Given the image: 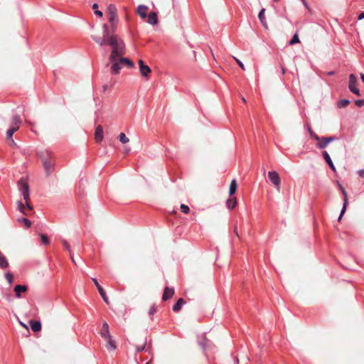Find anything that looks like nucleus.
<instances>
[{
	"instance_id": "5701e85b",
	"label": "nucleus",
	"mask_w": 364,
	"mask_h": 364,
	"mask_svg": "<svg viewBox=\"0 0 364 364\" xmlns=\"http://www.w3.org/2000/svg\"><path fill=\"white\" fill-rule=\"evenodd\" d=\"M185 303H186V301H185V300H184L183 299H181H181H179L177 301L176 304L173 305V311L174 312H178V311H179L181 310V309L182 306H183V304H185Z\"/></svg>"
},
{
	"instance_id": "7ed1b4c3",
	"label": "nucleus",
	"mask_w": 364,
	"mask_h": 364,
	"mask_svg": "<svg viewBox=\"0 0 364 364\" xmlns=\"http://www.w3.org/2000/svg\"><path fill=\"white\" fill-rule=\"evenodd\" d=\"M19 183L21 185L20 190L22 193L23 199L25 200L26 204L27 205V208L29 210L33 209V207L29 203L30 195H29V186L26 182L20 180Z\"/></svg>"
},
{
	"instance_id": "aec40b11",
	"label": "nucleus",
	"mask_w": 364,
	"mask_h": 364,
	"mask_svg": "<svg viewBox=\"0 0 364 364\" xmlns=\"http://www.w3.org/2000/svg\"><path fill=\"white\" fill-rule=\"evenodd\" d=\"M100 333L101 336L103 337L104 338H108L109 336H111L109 332V326L107 322L105 321L102 323V328Z\"/></svg>"
},
{
	"instance_id": "c03bdc74",
	"label": "nucleus",
	"mask_w": 364,
	"mask_h": 364,
	"mask_svg": "<svg viewBox=\"0 0 364 364\" xmlns=\"http://www.w3.org/2000/svg\"><path fill=\"white\" fill-rule=\"evenodd\" d=\"M355 103L359 107H363L364 105V100H355Z\"/></svg>"
},
{
	"instance_id": "473e14b6",
	"label": "nucleus",
	"mask_w": 364,
	"mask_h": 364,
	"mask_svg": "<svg viewBox=\"0 0 364 364\" xmlns=\"http://www.w3.org/2000/svg\"><path fill=\"white\" fill-rule=\"evenodd\" d=\"M17 131L14 127H10L6 132V139L12 138L14 134Z\"/></svg>"
},
{
	"instance_id": "58836bf2",
	"label": "nucleus",
	"mask_w": 364,
	"mask_h": 364,
	"mask_svg": "<svg viewBox=\"0 0 364 364\" xmlns=\"http://www.w3.org/2000/svg\"><path fill=\"white\" fill-rule=\"evenodd\" d=\"M180 208L181 210L185 214H188L190 211V208H188V206L184 204H181Z\"/></svg>"
},
{
	"instance_id": "a211bd4d",
	"label": "nucleus",
	"mask_w": 364,
	"mask_h": 364,
	"mask_svg": "<svg viewBox=\"0 0 364 364\" xmlns=\"http://www.w3.org/2000/svg\"><path fill=\"white\" fill-rule=\"evenodd\" d=\"M146 22L151 25H156L158 23V17L156 12H150Z\"/></svg>"
},
{
	"instance_id": "1a4fd4ad",
	"label": "nucleus",
	"mask_w": 364,
	"mask_h": 364,
	"mask_svg": "<svg viewBox=\"0 0 364 364\" xmlns=\"http://www.w3.org/2000/svg\"><path fill=\"white\" fill-rule=\"evenodd\" d=\"M104 138L103 128L101 125H98L95 132V139L99 143L102 141Z\"/></svg>"
},
{
	"instance_id": "79ce46f5",
	"label": "nucleus",
	"mask_w": 364,
	"mask_h": 364,
	"mask_svg": "<svg viewBox=\"0 0 364 364\" xmlns=\"http://www.w3.org/2000/svg\"><path fill=\"white\" fill-rule=\"evenodd\" d=\"M7 141H8V144L9 146H16V143L15 142V141L11 138V139H6Z\"/></svg>"
},
{
	"instance_id": "09e8293b",
	"label": "nucleus",
	"mask_w": 364,
	"mask_h": 364,
	"mask_svg": "<svg viewBox=\"0 0 364 364\" xmlns=\"http://www.w3.org/2000/svg\"><path fill=\"white\" fill-rule=\"evenodd\" d=\"M95 14L97 15V16H99L100 17H102L103 16V14L101 11H99V10H95Z\"/></svg>"
},
{
	"instance_id": "f8f14e48",
	"label": "nucleus",
	"mask_w": 364,
	"mask_h": 364,
	"mask_svg": "<svg viewBox=\"0 0 364 364\" xmlns=\"http://www.w3.org/2000/svg\"><path fill=\"white\" fill-rule=\"evenodd\" d=\"M109 21H118L117 15V9L114 6L110 5L109 6Z\"/></svg>"
},
{
	"instance_id": "f257e3e1",
	"label": "nucleus",
	"mask_w": 364,
	"mask_h": 364,
	"mask_svg": "<svg viewBox=\"0 0 364 364\" xmlns=\"http://www.w3.org/2000/svg\"><path fill=\"white\" fill-rule=\"evenodd\" d=\"M92 38L100 46H110L111 53L109 55V60L111 61H114L117 58L122 57L125 54V43L117 35H110L107 32L105 36H92Z\"/></svg>"
},
{
	"instance_id": "603ef678",
	"label": "nucleus",
	"mask_w": 364,
	"mask_h": 364,
	"mask_svg": "<svg viewBox=\"0 0 364 364\" xmlns=\"http://www.w3.org/2000/svg\"><path fill=\"white\" fill-rule=\"evenodd\" d=\"M20 324H21L23 327H24L27 331L28 330V326H27L25 323H22V322H20Z\"/></svg>"
},
{
	"instance_id": "6e6552de",
	"label": "nucleus",
	"mask_w": 364,
	"mask_h": 364,
	"mask_svg": "<svg viewBox=\"0 0 364 364\" xmlns=\"http://www.w3.org/2000/svg\"><path fill=\"white\" fill-rule=\"evenodd\" d=\"M112 62L113 64L111 67V72L112 74L117 75L122 68V63L120 62V58H117L116 60Z\"/></svg>"
},
{
	"instance_id": "ddd939ff",
	"label": "nucleus",
	"mask_w": 364,
	"mask_h": 364,
	"mask_svg": "<svg viewBox=\"0 0 364 364\" xmlns=\"http://www.w3.org/2000/svg\"><path fill=\"white\" fill-rule=\"evenodd\" d=\"M14 291L16 293V296L17 298H20L21 297V293H25L28 290V287L26 286V285H16L14 287Z\"/></svg>"
},
{
	"instance_id": "6ab92c4d",
	"label": "nucleus",
	"mask_w": 364,
	"mask_h": 364,
	"mask_svg": "<svg viewBox=\"0 0 364 364\" xmlns=\"http://www.w3.org/2000/svg\"><path fill=\"white\" fill-rule=\"evenodd\" d=\"M147 10L148 7L144 5H140L137 8V13L143 20H145L147 17Z\"/></svg>"
},
{
	"instance_id": "9b49d317",
	"label": "nucleus",
	"mask_w": 364,
	"mask_h": 364,
	"mask_svg": "<svg viewBox=\"0 0 364 364\" xmlns=\"http://www.w3.org/2000/svg\"><path fill=\"white\" fill-rule=\"evenodd\" d=\"M174 294V289L173 288H169L168 287H166L164 290L162 299L163 301H167L171 299Z\"/></svg>"
},
{
	"instance_id": "864d4df0",
	"label": "nucleus",
	"mask_w": 364,
	"mask_h": 364,
	"mask_svg": "<svg viewBox=\"0 0 364 364\" xmlns=\"http://www.w3.org/2000/svg\"><path fill=\"white\" fill-rule=\"evenodd\" d=\"M130 150H131L130 148L125 147L124 151V153L128 154L130 151Z\"/></svg>"
},
{
	"instance_id": "412c9836",
	"label": "nucleus",
	"mask_w": 364,
	"mask_h": 364,
	"mask_svg": "<svg viewBox=\"0 0 364 364\" xmlns=\"http://www.w3.org/2000/svg\"><path fill=\"white\" fill-rule=\"evenodd\" d=\"M30 325L33 332H39L41 330V323L38 321H30Z\"/></svg>"
},
{
	"instance_id": "680f3d73",
	"label": "nucleus",
	"mask_w": 364,
	"mask_h": 364,
	"mask_svg": "<svg viewBox=\"0 0 364 364\" xmlns=\"http://www.w3.org/2000/svg\"><path fill=\"white\" fill-rule=\"evenodd\" d=\"M334 73L333 72H329L328 73V75H333Z\"/></svg>"
},
{
	"instance_id": "13d9d810",
	"label": "nucleus",
	"mask_w": 364,
	"mask_h": 364,
	"mask_svg": "<svg viewBox=\"0 0 364 364\" xmlns=\"http://www.w3.org/2000/svg\"><path fill=\"white\" fill-rule=\"evenodd\" d=\"M360 78H361L362 81L364 82V75L363 74L360 75Z\"/></svg>"
},
{
	"instance_id": "423d86ee",
	"label": "nucleus",
	"mask_w": 364,
	"mask_h": 364,
	"mask_svg": "<svg viewBox=\"0 0 364 364\" xmlns=\"http://www.w3.org/2000/svg\"><path fill=\"white\" fill-rule=\"evenodd\" d=\"M92 280L94 282L95 285L96 286V287H97L100 296H102V299L104 300V301L107 304H109V301L108 297H107L105 290L103 289V288L98 283L97 280L95 278H92Z\"/></svg>"
},
{
	"instance_id": "dca6fc26",
	"label": "nucleus",
	"mask_w": 364,
	"mask_h": 364,
	"mask_svg": "<svg viewBox=\"0 0 364 364\" xmlns=\"http://www.w3.org/2000/svg\"><path fill=\"white\" fill-rule=\"evenodd\" d=\"M146 338H141L138 340V342L136 345V350L138 352H141L145 350L146 346Z\"/></svg>"
},
{
	"instance_id": "20e7f679",
	"label": "nucleus",
	"mask_w": 364,
	"mask_h": 364,
	"mask_svg": "<svg viewBox=\"0 0 364 364\" xmlns=\"http://www.w3.org/2000/svg\"><path fill=\"white\" fill-rule=\"evenodd\" d=\"M110 23V26L109 27L107 24L103 25V36H105L107 32L109 33L110 35H115L114 33L116 32L118 21H109Z\"/></svg>"
},
{
	"instance_id": "a878e982",
	"label": "nucleus",
	"mask_w": 364,
	"mask_h": 364,
	"mask_svg": "<svg viewBox=\"0 0 364 364\" xmlns=\"http://www.w3.org/2000/svg\"><path fill=\"white\" fill-rule=\"evenodd\" d=\"M316 141H318L316 146L320 149H323L328 146V144L326 141V137H320V139Z\"/></svg>"
},
{
	"instance_id": "4be33fe9",
	"label": "nucleus",
	"mask_w": 364,
	"mask_h": 364,
	"mask_svg": "<svg viewBox=\"0 0 364 364\" xmlns=\"http://www.w3.org/2000/svg\"><path fill=\"white\" fill-rule=\"evenodd\" d=\"M107 343V347L112 350H114L117 348L115 341L112 338V336H109L108 338H105Z\"/></svg>"
},
{
	"instance_id": "a19ab883",
	"label": "nucleus",
	"mask_w": 364,
	"mask_h": 364,
	"mask_svg": "<svg viewBox=\"0 0 364 364\" xmlns=\"http://www.w3.org/2000/svg\"><path fill=\"white\" fill-rule=\"evenodd\" d=\"M232 58H234V60L236 61V63H237V65L240 66V68L242 70H245V65H244V64H243V63H242V62H241L238 58H237L236 57L233 56Z\"/></svg>"
},
{
	"instance_id": "0e129e2a",
	"label": "nucleus",
	"mask_w": 364,
	"mask_h": 364,
	"mask_svg": "<svg viewBox=\"0 0 364 364\" xmlns=\"http://www.w3.org/2000/svg\"><path fill=\"white\" fill-rule=\"evenodd\" d=\"M146 364H150V362H148Z\"/></svg>"
},
{
	"instance_id": "2eb2a0df",
	"label": "nucleus",
	"mask_w": 364,
	"mask_h": 364,
	"mask_svg": "<svg viewBox=\"0 0 364 364\" xmlns=\"http://www.w3.org/2000/svg\"><path fill=\"white\" fill-rule=\"evenodd\" d=\"M21 124V119L19 115H14L11 122V127L18 129Z\"/></svg>"
},
{
	"instance_id": "b1692460",
	"label": "nucleus",
	"mask_w": 364,
	"mask_h": 364,
	"mask_svg": "<svg viewBox=\"0 0 364 364\" xmlns=\"http://www.w3.org/2000/svg\"><path fill=\"white\" fill-rule=\"evenodd\" d=\"M237 187V181L235 179L232 180L230 187H229V194L230 196H232L236 192Z\"/></svg>"
},
{
	"instance_id": "052dcab7",
	"label": "nucleus",
	"mask_w": 364,
	"mask_h": 364,
	"mask_svg": "<svg viewBox=\"0 0 364 364\" xmlns=\"http://www.w3.org/2000/svg\"><path fill=\"white\" fill-rule=\"evenodd\" d=\"M301 1L304 3V4L305 6H306V1H305V0H301Z\"/></svg>"
},
{
	"instance_id": "72a5a7b5",
	"label": "nucleus",
	"mask_w": 364,
	"mask_h": 364,
	"mask_svg": "<svg viewBox=\"0 0 364 364\" xmlns=\"http://www.w3.org/2000/svg\"><path fill=\"white\" fill-rule=\"evenodd\" d=\"M350 103L348 100H341L338 102V107L339 108H343L347 106Z\"/></svg>"
},
{
	"instance_id": "6e6d98bb",
	"label": "nucleus",
	"mask_w": 364,
	"mask_h": 364,
	"mask_svg": "<svg viewBox=\"0 0 364 364\" xmlns=\"http://www.w3.org/2000/svg\"><path fill=\"white\" fill-rule=\"evenodd\" d=\"M234 232H235V235L238 237L239 235H238V232H237V227H235Z\"/></svg>"
},
{
	"instance_id": "9d476101",
	"label": "nucleus",
	"mask_w": 364,
	"mask_h": 364,
	"mask_svg": "<svg viewBox=\"0 0 364 364\" xmlns=\"http://www.w3.org/2000/svg\"><path fill=\"white\" fill-rule=\"evenodd\" d=\"M357 79L355 76L353 74H350L349 76V83H348V87L350 91H359L357 86Z\"/></svg>"
},
{
	"instance_id": "bf43d9fd",
	"label": "nucleus",
	"mask_w": 364,
	"mask_h": 364,
	"mask_svg": "<svg viewBox=\"0 0 364 364\" xmlns=\"http://www.w3.org/2000/svg\"><path fill=\"white\" fill-rule=\"evenodd\" d=\"M301 1L304 3V4L305 6H306V1H305V0H301Z\"/></svg>"
},
{
	"instance_id": "f704fd0d",
	"label": "nucleus",
	"mask_w": 364,
	"mask_h": 364,
	"mask_svg": "<svg viewBox=\"0 0 364 364\" xmlns=\"http://www.w3.org/2000/svg\"><path fill=\"white\" fill-rule=\"evenodd\" d=\"M5 278L8 281V282L11 284L14 282V275L12 273L8 272L5 274Z\"/></svg>"
},
{
	"instance_id": "3c124183",
	"label": "nucleus",
	"mask_w": 364,
	"mask_h": 364,
	"mask_svg": "<svg viewBox=\"0 0 364 364\" xmlns=\"http://www.w3.org/2000/svg\"><path fill=\"white\" fill-rule=\"evenodd\" d=\"M363 18H364V12L360 14L359 16H358V19L359 20H361Z\"/></svg>"
},
{
	"instance_id": "bb28decb",
	"label": "nucleus",
	"mask_w": 364,
	"mask_h": 364,
	"mask_svg": "<svg viewBox=\"0 0 364 364\" xmlns=\"http://www.w3.org/2000/svg\"><path fill=\"white\" fill-rule=\"evenodd\" d=\"M18 210L22 213L23 215H27L28 213H27V210H29L28 208H27V205L26 204V205L21 201H18Z\"/></svg>"
},
{
	"instance_id": "7c9ffc66",
	"label": "nucleus",
	"mask_w": 364,
	"mask_h": 364,
	"mask_svg": "<svg viewBox=\"0 0 364 364\" xmlns=\"http://www.w3.org/2000/svg\"><path fill=\"white\" fill-rule=\"evenodd\" d=\"M280 178L279 174L274 171V186L277 188V189L279 191L280 186Z\"/></svg>"
},
{
	"instance_id": "c85d7f7f",
	"label": "nucleus",
	"mask_w": 364,
	"mask_h": 364,
	"mask_svg": "<svg viewBox=\"0 0 364 364\" xmlns=\"http://www.w3.org/2000/svg\"><path fill=\"white\" fill-rule=\"evenodd\" d=\"M226 204L228 209H233L237 204V199L235 198H229Z\"/></svg>"
},
{
	"instance_id": "4468645a",
	"label": "nucleus",
	"mask_w": 364,
	"mask_h": 364,
	"mask_svg": "<svg viewBox=\"0 0 364 364\" xmlns=\"http://www.w3.org/2000/svg\"><path fill=\"white\" fill-rule=\"evenodd\" d=\"M264 13H265V9H262L258 14V18H259V21L261 22L264 28L267 30V29H269V27H268L267 21H266Z\"/></svg>"
},
{
	"instance_id": "5fc2aeb1",
	"label": "nucleus",
	"mask_w": 364,
	"mask_h": 364,
	"mask_svg": "<svg viewBox=\"0 0 364 364\" xmlns=\"http://www.w3.org/2000/svg\"><path fill=\"white\" fill-rule=\"evenodd\" d=\"M98 8V5L97 4H94L92 6V9L96 10Z\"/></svg>"
},
{
	"instance_id": "2f4dec72",
	"label": "nucleus",
	"mask_w": 364,
	"mask_h": 364,
	"mask_svg": "<svg viewBox=\"0 0 364 364\" xmlns=\"http://www.w3.org/2000/svg\"><path fill=\"white\" fill-rule=\"evenodd\" d=\"M119 139L122 144H126L129 141V139L125 135L124 133L119 134Z\"/></svg>"
},
{
	"instance_id": "a18cd8bd",
	"label": "nucleus",
	"mask_w": 364,
	"mask_h": 364,
	"mask_svg": "<svg viewBox=\"0 0 364 364\" xmlns=\"http://www.w3.org/2000/svg\"><path fill=\"white\" fill-rule=\"evenodd\" d=\"M337 138L336 136H330V137H326V141L327 142V144H328L329 143L335 141Z\"/></svg>"
},
{
	"instance_id": "f3484780",
	"label": "nucleus",
	"mask_w": 364,
	"mask_h": 364,
	"mask_svg": "<svg viewBox=\"0 0 364 364\" xmlns=\"http://www.w3.org/2000/svg\"><path fill=\"white\" fill-rule=\"evenodd\" d=\"M323 157L325 159L326 162L328 164V165L330 166L331 169L333 171H336V167L329 156L327 151H324L322 153Z\"/></svg>"
},
{
	"instance_id": "c756f323",
	"label": "nucleus",
	"mask_w": 364,
	"mask_h": 364,
	"mask_svg": "<svg viewBox=\"0 0 364 364\" xmlns=\"http://www.w3.org/2000/svg\"><path fill=\"white\" fill-rule=\"evenodd\" d=\"M17 222L19 223H23L24 225L27 228H30L31 225V221L29 220H28L27 218H18L17 219Z\"/></svg>"
},
{
	"instance_id": "c9c22d12",
	"label": "nucleus",
	"mask_w": 364,
	"mask_h": 364,
	"mask_svg": "<svg viewBox=\"0 0 364 364\" xmlns=\"http://www.w3.org/2000/svg\"><path fill=\"white\" fill-rule=\"evenodd\" d=\"M61 242H62V244H63V247H64L67 251H68V252H69V253L72 252V251H71V248H70V245H69V243H68L66 240H61Z\"/></svg>"
},
{
	"instance_id": "0eeeda50",
	"label": "nucleus",
	"mask_w": 364,
	"mask_h": 364,
	"mask_svg": "<svg viewBox=\"0 0 364 364\" xmlns=\"http://www.w3.org/2000/svg\"><path fill=\"white\" fill-rule=\"evenodd\" d=\"M138 63L141 75L143 77H147L151 72L150 68L148 65H144V63L142 60H139Z\"/></svg>"
},
{
	"instance_id": "393cba45",
	"label": "nucleus",
	"mask_w": 364,
	"mask_h": 364,
	"mask_svg": "<svg viewBox=\"0 0 364 364\" xmlns=\"http://www.w3.org/2000/svg\"><path fill=\"white\" fill-rule=\"evenodd\" d=\"M9 267V262L3 254H0V268L5 269Z\"/></svg>"
},
{
	"instance_id": "39448f33",
	"label": "nucleus",
	"mask_w": 364,
	"mask_h": 364,
	"mask_svg": "<svg viewBox=\"0 0 364 364\" xmlns=\"http://www.w3.org/2000/svg\"><path fill=\"white\" fill-rule=\"evenodd\" d=\"M340 189H341L343 196V205L342 210L341 211L340 215L338 217V220H340L341 219L343 215L346 212V207L348 205V199L347 192L346 191V190L344 189V188L342 186H340Z\"/></svg>"
},
{
	"instance_id": "4c0bfd02",
	"label": "nucleus",
	"mask_w": 364,
	"mask_h": 364,
	"mask_svg": "<svg viewBox=\"0 0 364 364\" xmlns=\"http://www.w3.org/2000/svg\"><path fill=\"white\" fill-rule=\"evenodd\" d=\"M299 42V36L296 33V34L294 35L293 38L289 41V45H294V44L297 43Z\"/></svg>"
},
{
	"instance_id": "de8ad7c7",
	"label": "nucleus",
	"mask_w": 364,
	"mask_h": 364,
	"mask_svg": "<svg viewBox=\"0 0 364 364\" xmlns=\"http://www.w3.org/2000/svg\"><path fill=\"white\" fill-rule=\"evenodd\" d=\"M358 173L359 176H360L361 178H364V168L359 170Z\"/></svg>"
},
{
	"instance_id": "8fccbe9b",
	"label": "nucleus",
	"mask_w": 364,
	"mask_h": 364,
	"mask_svg": "<svg viewBox=\"0 0 364 364\" xmlns=\"http://www.w3.org/2000/svg\"><path fill=\"white\" fill-rule=\"evenodd\" d=\"M70 259H71L72 262H73L74 264H76L75 260V259H74V257H73V253H72V252H70Z\"/></svg>"
},
{
	"instance_id": "f03ea898",
	"label": "nucleus",
	"mask_w": 364,
	"mask_h": 364,
	"mask_svg": "<svg viewBox=\"0 0 364 364\" xmlns=\"http://www.w3.org/2000/svg\"><path fill=\"white\" fill-rule=\"evenodd\" d=\"M38 155L42 162L46 176H50L54 171L55 164V158L54 154L50 151L45 150L39 152Z\"/></svg>"
},
{
	"instance_id": "e433bc0d",
	"label": "nucleus",
	"mask_w": 364,
	"mask_h": 364,
	"mask_svg": "<svg viewBox=\"0 0 364 364\" xmlns=\"http://www.w3.org/2000/svg\"><path fill=\"white\" fill-rule=\"evenodd\" d=\"M308 130H309V134L311 136V137L315 140H318L320 139V137L316 135L313 131L312 129H311L310 127H308Z\"/></svg>"
},
{
	"instance_id": "49530a36",
	"label": "nucleus",
	"mask_w": 364,
	"mask_h": 364,
	"mask_svg": "<svg viewBox=\"0 0 364 364\" xmlns=\"http://www.w3.org/2000/svg\"><path fill=\"white\" fill-rule=\"evenodd\" d=\"M268 177L269 179L273 183V171H269Z\"/></svg>"
},
{
	"instance_id": "ea45409f",
	"label": "nucleus",
	"mask_w": 364,
	"mask_h": 364,
	"mask_svg": "<svg viewBox=\"0 0 364 364\" xmlns=\"http://www.w3.org/2000/svg\"><path fill=\"white\" fill-rule=\"evenodd\" d=\"M41 241H42V243L44 244V245H48L49 244V239L48 237H47V235H44V234H41Z\"/></svg>"
},
{
	"instance_id": "37998d69",
	"label": "nucleus",
	"mask_w": 364,
	"mask_h": 364,
	"mask_svg": "<svg viewBox=\"0 0 364 364\" xmlns=\"http://www.w3.org/2000/svg\"><path fill=\"white\" fill-rule=\"evenodd\" d=\"M156 306H155V305H153V306L150 308L149 311V315L152 316V315H154V314L156 313Z\"/></svg>"
},
{
	"instance_id": "4d7b16f0",
	"label": "nucleus",
	"mask_w": 364,
	"mask_h": 364,
	"mask_svg": "<svg viewBox=\"0 0 364 364\" xmlns=\"http://www.w3.org/2000/svg\"><path fill=\"white\" fill-rule=\"evenodd\" d=\"M241 100H242L243 102L246 103V99L245 97L241 96Z\"/></svg>"
},
{
	"instance_id": "e2e57ef3",
	"label": "nucleus",
	"mask_w": 364,
	"mask_h": 364,
	"mask_svg": "<svg viewBox=\"0 0 364 364\" xmlns=\"http://www.w3.org/2000/svg\"><path fill=\"white\" fill-rule=\"evenodd\" d=\"M355 93L357 94L358 95H359V94H360V92H356Z\"/></svg>"
},
{
	"instance_id": "cd10ccee",
	"label": "nucleus",
	"mask_w": 364,
	"mask_h": 364,
	"mask_svg": "<svg viewBox=\"0 0 364 364\" xmlns=\"http://www.w3.org/2000/svg\"><path fill=\"white\" fill-rule=\"evenodd\" d=\"M119 58H120V62L122 63V65H126L129 68H133L134 66V63L132 60H130L129 58H123L122 56L119 57Z\"/></svg>"
}]
</instances>
